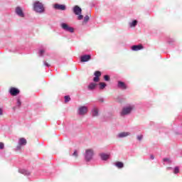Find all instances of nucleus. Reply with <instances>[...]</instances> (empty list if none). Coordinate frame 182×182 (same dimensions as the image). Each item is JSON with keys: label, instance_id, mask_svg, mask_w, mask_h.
I'll use <instances>...</instances> for the list:
<instances>
[{"label": "nucleus", "instance_id": "1a4fd4ad", "mask_svg": "<svg viewBox=\"0 0 182 182\" xmlns=\"http://www.w3.org/2000/svg\"><path fill=\"white\" fill-rule=\"evenodd\" d=\"M92 117H97L99 116V108L94 106L91 110Z\"/></svg>", "mask_w": 182, "mask_h": 182}, {"label": "nucleus", "instance_id": "2f4dec72", "mask_svg": "<svg viewBox=\"0 0 182 182\" xmlns=\"http://www.w3.org/2000/svg\"><path fill=\"white\" fill-rule=\"evenodd\" d=\"M5 147V145L4 143L0 142V150H3V149Z\"/></svg>", "mask_w": 182, "mask_h": 182}, {"label": "nucleus", "instance_id": "9d476101", "mask_svg": "<svg viewBox=\"0 0 182 182\" xmlns=\"http://www.w3.org/2000/svg\"><path fill=\"white\" fill-rule=\"evenodd\" d=\"M73 11L75 15H81L82 14V9L79 6H75L73 8Z\"/></svg>", "mask_w": 182, "mask_h": 182}, {"label": "nucleus", "instance_id": "a211bd4d", "mask_svg": "<svg viewBox=\"0 0 182 182\" xmlns=\"http://www.w3.org/2000/svg\"><path fill=\"white\" fill-rule=\"evenodd\" d=\"M116 167H117L118 168H123V167H124V164H123V162H120V161H117L115 164Z\"/></svg>", "mask_w": 182, "mask_h": 182}, {"label": "nucleus", "instance_id": "5701e85b", "mask_svg": "<svg viewBox=\"0 0 182 182\" xmlns=\"http://www.w3.org/2000/svg\"><path fill=\"white\" fill-rule=\"evenodd\" d=\"M22 105V102H21V99L18 98L17 99V102H16V107H21Z\"/></svg>", "mask_w": 182, "mask_h": 182}, {"label": "nucleus", "instance_id": "c756f323", "mask_svg": "<svg viewBox=\"0 0 182 182\" xmlns=\"http://www.w3.org/2000/svg\"><path fill=\"white\" fill-rule=\"evenodd\" d=\"M164 162H167V163H168V164H170V163H171V160H170V159H168V158H165V159H164Z\"/></svg>", "mask_w": 182, "mask_h": 182}, {"label": "nucleus", "instance_id": "f3484780", "mask_svg": "<svg viewBox=\"0 0 182 182\" xmlns=\"http://www.w3.org/2000/svg\"><path fill=\"white\" fill-rule=\"evenodd\" d=\"M18 173H21V174H23L24 176H29L31 174V172L26 169H19Z\"/></svg>", "mask_w": 182, "mask_h": 182}, {"label": "nucleus", "instance_id": "2eb2a0df", "mask_svg": "<svg viewBox=\"0 0 182 182\" xmlns=\"http://www.w3.org/2000/svg\"><path fill=\"white\" fill-rule=\"evenodd\" d=\"M26 139L25 138H20L18 140L19 146H26Z\"/></svg>", "mask_w": 182, "mask_h": 182}, {"label": "nucleus", "instance_id": "58836bf2", "mask_svg": "<svg viewBox=\"0 0 182 182\" xmlns=\"http://www.w3.org/2000/svg\"><path fill=\"white\" fill-rule=\"evenodd\" d=\"M2 114H3L2 109L0 108V116H2Z\"/></svg>", "mask_w": 182, "mask_h": 182}, {"label": "nucleus", "instance_id": "6e6552de", "mask_svg": "<svg viewBox=\"0 0 182 182\" xmlns=\"http://www.w3.org/2000/svg\"><path fill=\"white\" fill-rule=\"evenodd\" d=\"M87 113V108L86 106L80 107L78 109V114H80V116H83V115L86 114Z\"/></svg>", "mask_w": 182, "mask_h": 182}, {"label": "nucleus", "instance_id": "473e14b6", "mask_svg": "<svg viewBox=\"0 0 182 182\" xmlns=\"http://www.w3.org/2000/svg\"><path fill=\"white\" fill-rule=\"evenodd\" d=\"M93 81L95 82H99V77H96V76H95V77L93 78Z\"/></svg>", "mask_w": 182, "mask_h": 182}, {"label": "nucleus", "instance_id": "ddd939ff", "mask_svg": "<svg viewBox=\"0 0 182 182\" xmlns=\"http://www.w3.org/2000/svg\"><path fill=\"white\" fill-rule=\"evenodd\" d=\"M117 87L119 89H122V90H126V89H127V85H126V84H124V82H123L122 81H119Z\"/></svg>", "mask_w": 182, "mask_h": 182}, {"label": "nucleus", "instance_id": "c85d7f7f", "mask_svg": "<svg viewBox=\"0 0 182 182\" xmlns=\"http://www.w3.org/2000/svg\"><path fill=\"white\" fill-rule=\"evenodd\" d=\"M104 79L106 82H109V80H110V77H109V75H105Z\"/></svg>", "mask_w": 182, "mask_h": 182}, {"label": "nucleus", "instance_id": "72a5a7b5", "mask_svg": "<svg viewBox=\"0 0 182 182\" xmlns=\"http://www.w3.org/2000/svg\"><path fill=\"white\" fill-rule=\"evenodd\" d=\"M73 156H74V157H77V151H75Z\"/></svg>", "mask_w": 182, "mask_h": 182}, {"label": "nucleus", "instance_id": "6ab92c4d", "mask_svg": "<svg viewBox=\"0 0 182 182\" xmlns=\"http://www.w3.org/2000/svg\"><path fill=\"white\" fill-rule=\"evenodd\" d=\"M100 157L102 160L106 161L109 159V155L106 154H101Z\"/></svg>", "mask_w": 182, "mask_h": 182}, {"label": "nucleus", "instance_id": "f8f14e48", "mask_svg": "<svg viewBox=\"0 0 182 182\" xmlns=\"http://www.w3.org/2000/svg\"><path fill=\"white\" fill-rule=\"evenodd\" d=\"M130 132H120L117 135V139H123L124 137H127V136H130Z\"/></svg>", "mask_w": 182, "mask_h": 182}, {"label": "nucleus", "instance_id": "f03ea898", "mask_svg": "<svg viewBox=\"0 0 182 182\" xmlns=\"http://www.w3.org/2000/svg\"><path fill=\"white\" fill-rule=\"evenodd\" d=\"M133 110H134V105H131L125 106L122 108V109L120 112V115L121 116H128V114H130V113H132V112H133Z\"/></svg>", "mask_w": 182, "mask_h": 182}, {"label": "nucleus", "instance_id": "dca6fc26", "mask_svg": "<svg viewBox=\"0 0 182 182\" xmlns=\"http://www.w3.org/2000/svg\"><path fill=\"white\" fill-rule=\"evenodd\" d=\"M96 86H97V85L95 82L90 83V85L87 87L88 90H95V89H96Z\"/></svg>", "mask_w": 182, "mask_h": 182}, {"label": "nucleus", "instance_id": "39448f33", "mask_svg": "<svg viewBox=\"0 0 182 182\" xmlns=\"http://www.w3.org/2000/svg\"><path fill=\"white\" fill-rule=\"evenodd\" d=\"M16 15L19 18H25V13L21 6H17L15 9Z\"/></svg>", "mask_w": 182, "mask_h": 182}, {"label": "nucleus", "instance_id": "393cba45", "mask_svg": "<svg viewBox=\"0 0 182 182\" xmlns=\"http://www.w3.org/2000/svg\"><path fill=\"white\" fill-rule=\"evenodd\" d=\"M180 171V169L178 168V166H176L173 169V173L174 174H177L178 173V172Z\"/></svg>", "mask_w": 182, "mask_h": 182}, {"label": "nucleus", "instance_id": "b1692460", "mask_svg": "<svg viewBox=\"0 0 182 182\" xmlns=\"http://www.w3.org/2000/svg\"><path fill=\"white\" fill-rule=\"evenodd\" d=\"M94 75L95 77H99L100 76H102V73H100V71H95Z\"/></svg>", "mask_w": 182, "mask_h": 182}, {"label": "nucleus", "instance_id": "9b49d317", "mask_svg": "<svg viewBox=\"0 0 182 182\" xmlns=\"http://www.w3.org/2000/svg\"><path fill=\"white\" fill-rule=\"evenodd\" d=\"M92 59V56L90 55H84L80 57L81 62H89Z\"/></svg>", "mask_w": 182, "mask_h": 182}, {"label": "nucleus", "instance_id": "a878e982", "mask_svg": "<svg viewBox=\"0 0 182 182\" xmlns=\"http://www.w3.org/2000/svg\"><path fill=\"white\" fill-rule=\"evenodd\" d=\"M136 139L139 140V141H141V140H143V134L136 136Z\"/></svg>", "mask_w": 182, "mask_h": 182}, {"label": "nucleus", "instance_id": "c9c22d12", "mask_svg": "<svg viewBox=\"0 0 182 182\" xmlns=\"http://www.w3.org/2000/svg\"><path fill=\"white\" fill-rule=\"evenodd\" d=\"M44 65L45 66H47V68H49V66H50V65H49L46 61H44Z\"/></svg>", "mask_w": 182, "mask_h": 182}, {"label": "nucleus", "instance_id": "f257e3e1", "mask_svg": "<svg viewBox=\"0 0 182 182\" xmlns=\"http://www.w3.org/2000/svg\"><path fill=\"white\" fill-rule=\"evenodd\" d=\"M33 9L36 14H43L45 12V6L42 2L36 1L33 4Z\"/></svg>", "mask_w": 182, "mask_h": 182}, {"label": "nucleus", "instance_id": "4468645a", "mask_svg": "<svg viewBox=\"0 0 182 182\" xmlns=\"http://www.w3.org/2000/svg\"><path fill=\"white\" fill-rule=\"evenodd\" d=\"M131 49L132 50H134V51L141 50V49H143V46L141 45L132 46Z\"/></svg>", "mask_w": 182, "mask_h": 182}, {"label": "nucleus", "instance_id": "4be33fe9", "mask_svg": "<svg viewBox=\"0 0 182 182\" xmlns=\"http://www.w3.org/2000/svg\"><path fill=\"white\" fill-rule=\"evenodd\" d=\"M65 102L68 103V102H70V97L69 95H65L64 97Z\"/></svg>", "mask_w": 182, "mask_h": 182}, {"label": "nucleus", "instance_id": "cd10ccee", "mask_svg": "<svg viewBox=\"0 0 182 182\" xmlns=\"http://www.w3.org/2000/svg\"><path fill=\"white\" fill-rule=\"evenodd\" d=\"M43 53H45V50L42 49L39 50L38 55L39 56H43Z\"/></svg>", "mask_w": 182, "mask_h": 182}, {"label": "nucleus", "instance_id": "e433bc0d", "mask_svg": "<svg viewBox=\"0 0 182 182\" xmlns=\"http://www.w3.org/2000/svg\"><path fill=\"white\" fill-rule=\"evenodd\" d=\"M22 145H18L17 146H16V150H21V146Z\"/></svg>", "mask_w": 182, "mask_h": 182}, {"label": "nucleus", "instance_id": "412c9836", "mask_svg": "<svg viewBox=\"0 0 182 182\" xmlns=\"http://www.w3.org/2000/svg\"><path fill=\"white\" fill-rule=\"evenodd\" d=\"M106 86H107L106 85V83H105V82H100L99 88H100V90H103V89H105V87H106Z\"/></svg>", "mask_w": 182, "mask_h": 182}, {"label": "nucleus", "instance_id": "f704fd0d", "mask_svg": "<svg viewBox=\"0 0 182 182\" xmlns=\"http://www.w3.org/2000/svg\"><path fill=\"white\" fill-rule=\"evenodd\" d=\"M98 101L100 102V103H103V102H105V99L100 98V99H98Z\"/></svg>", "mask_w": 182, "mask_h": 182}, {"label": "nucleus", "instance_id": "7c9ffc66", "mask_svg": "<svg viewBox=\"0 0 182 182\" xmlns=\"http://www.w3.org/2000/svg\"><path fill=\"white\" fill-rule=\"evenodd\" d=\"M77 19L78 21H82V19H83V15L78 14Z\"/></svg>", "mask_w": 182, "mask_h": 182}, {"label": "nucleus", "instance_id": "20e7f679", "mask_svg": "<svg viewBox=\"0 0 182 182\" xmlns=\"http://www.w3.org/2000/svg\"><path fill=\"white\" fill-rule=\"evenodd\" d=\"M60 26L62 29L66 32H70V33H73V32H75V29L73 27L69 26L66 23H62Z\"/></svg>", "mask_w": 182, "mask_h": 182}, {"label": "nucleus", "instance_id": "aec40b11", "mask_svg": "<svg viewBox=\"0 0 182 182\" xmlns=\"http://www.w3.org/2000/svg\"><path fill=\"white\" fill-rule=\"evenodd\" d=\"M137 25V20H134L132 22L129 23L130 28H134Z\"/></svg>", "mask_w": 182, "mask_h": 182}, {"label": "nucleus", "instance_id": "423d86ee", "mask_svg": "<svg viewBox=\"0 0 182 182\" xmlns=\"http://www.w3.org/2000/svg\"><path fill=\"white\" fill-rule=\"evenodd\" d=\"M21 91L16 87H11L9 90V93L11 96H18Z\"/></svg>", "mask_w": 182, "mask_h": 182}, {"label": "nucleus", "instance_id": "0eeeda50", "mask_svg": "<svg viewBox=\"0 0 182 182\" xmlns=\"http://www.w3.org/2000/svg\"><path fill=\"white\" fill-rule=\"evenodd\" d=\"M53 8L58 11H66V5L65 4H54Z\"/></svg>", "mask_w": 182, "mask_h": 182}, {"label": "nucleus", "instance_id": "ea45409f", "mask_svg": "<svg viewBox=\"0 0 182 182\" xmlns=\"http://www.w3.org/2000/svg\"><path fill=\"white\" fill-rule=\"evenodd\" d=\"M171 168H173L168 167V168H167V170H171Z\"/></svg>", "mask_w": 182, "mask_h": 182}, {"label": "nucleus", "instance_id": "bb28decb", "mask_svg": "<svg viewBox=\"0 0 182 182\" xmlns=\"http://www.w3.org/2000/svg\"><path fill=\"white\" fill-rule=\"evenodd\" d=\"M89 19H90V16H85V17H84V22L86 23H87V21H89Z\"/></svg>", "mask_w": 182, "mask_h": 182}, {"label": "nucleus", "instance_id": "7ed1b4c3", "mask_svg": "<svg viewBox=\"0 0 182 182\" xmlns=\"http://www.w3.org/2000/svg\"><path fill=\"white\" fill-rule=\"evenodd\" d=\"M93 156H95V151L92 149H87L85 154V161H90L93 159Z\"/></svg>", "mask_w": 182, "mask_h": 182}, {"label": "nucleus", "instance_id": "4c0bfd02", "mask_svg": "<svg viewBox=\"0 0 182 182\" xmlns=\"http://www.w3.org/2000/svg\"><path fill=\"white\" fill-rule=\"evenodd\" d=\"M150 159H151V160H154V155H151L150 156Z\"/></svg>", "mask_w": 182, "mask_h": 182}]
</instances>
